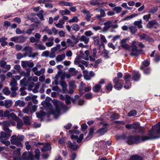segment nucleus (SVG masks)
Here are the masks:
<instances>
[{"instance_id":"nucleus-44","label":"nucleus","mask_w":160,"mask_h":160,"mask_svg":"<svg viewBox=\"0 0 160 160\" xmlns=\"http://www.w3.org/2000/svg\"><path fill=\"white\" fill-rule=\"evenodd\" d=\"M137 14H132L129 16H128L125 18L122 19V21H125V20H128L130 19H132V18L135 17L136 16H137Z\"/></svg>"},{"instance_id":"nucleus-5","label":"nucleus","mask_w":160,"mask_h":160,"mask_svg":"<svg viewBox=\"0 0 160 160\" xmlns=\"http://www.w3.org/2000/svg\"><path fill=\"white\" fill-rule=\"evenodd\" d=\"M5 132L2 131L0 134V142L2 144L8 146L10 144L9 141H7L11 135V133L9 132Z\"/></svg>"},{"instance_id":"nucleus-20","label":"nucleus","mask_w":160,"mask_h":160,"mask_svg":"<svg viewBox=\"0 0 160 160\" xmlns=\"http://www.w3.org/2000/svg\"><path fill=\"white\" fill-rule=\"evenodd\" d=\"M89 38L87 36L84 35H82L79 39V41L81 42H84V43L87 44L89 41Z\"/></svg>"},{"instance_id":"nucleus-1","label":"nucleus","mask_w":160,"mask_h":160,"mask_svg":"<svg viewBox=\"0 0 160 160\" xmlns=\"http://www.w3.org/2000/svg\"><path fill=\"white\" fill-rule=\"evenodd\" d=\"M52 102L55 107V109L54 110H53L52 105L49 102H46L43 101L41 102V104L42 105L45 104L47 107V108L50 110V112L49 114H53L54 118L57 119L60 115V111L62 108L63 105L61 102L56 99H54Z\"/></svg>"},{"instance_id":"nucleus-8","label":"nucleus","mask_w":160,"mask_h":160,"mask_svg":"<svg viewBox=\"0 0 160 160\" xmlns=\"http://www.w3.org/2000/svg\"><path fill=\"white\" fill-rule=\"evenodd\" d=\"M141 40H145L149 42H153V40L150 38L148 35L144 33H140L138 34Z\"/></svg>"},{"instance_id":"nucleus-34","label":"nucleus","mask_w":160,"mask_h":160,"mask_svg":"<svg viewBox=\"0 0 160 160\" xmlns=\"http://www.w3.org/2000/svg\"><path fill=\"white\" fill-rule=\"evenodd\" d=\"M157 23V21L155 20L150 21L148 22V24L147 25V27L149 28H150L152 27L153 26Z\"/></svg>"},{"instance_id":"nucleus-33","label":"nucleus","mask_w":160,"mask_h":160,"mask_svg":"<svg viewBox=\"0 0 160 160\" xmlns=\"http://www.w3.org/2000/svg\"><path fill=\"white\" fill-rule=\"evenodd\" d=\"M142 20L141 19L138 21H135L133 23V25L137 26L138 28L140 29L142 28Z\"/></svg>"},{"instance_id":"nucleus-30","label":"nucleus","mask_w":160,"mask_h":160,"mask_svg":"<svg viewBox=\"0 0 160 160\" xmlns=\"http://www.w3.org/2000/svg\"><path fill=\"white\" fill-rule=\"evenodd\" d=\"M143 158L142 157L135 154L132 156L130 160H143Z\"/></svg>"},{"instance_id":"nucleus-6","label":"nucleus","mask_w":160,"mask_h":160,"mask_svg":"<svg viewBox=\"0 0 160 160\" xmlns=\"http://www.w3.org/2000/svg\"><path fill=\"white\" fill-rule=\"evenodd\" d=\"M15 124V122L12 120L0 122V125H2L3 129L5 132H11L12 131L8 128V127L11 125H14Z\"/></svg>"},{"instance_id":"nucleus-21","label":"nucleus","mask_w":160,"mask_h":160,"mask_svg":"<svg viewBox=\"0 0 160 160\" xmlns=\"http://www.w3.org/2000/svg\"><path fill=\"white\" fill-rule=\"evenodd\" d=\"M65 55L64 53L57 55L56 58L57 62L62 61L65 59Z\"/></svg>"},{"instance_id":"nucleus-16","label":"nucleus","mask_w":160,"mask_h":160,"mask_svg":"<svg viewBox=\"0 0 160 160\" xmlns=\"http://www.w3.org/2000/svg\"><path fill=\"white\" fill-rule=\"evenodd\" d=\"M33 46L36 49H39L40 50H43L46 49V47L43 45L42 43L38 44L36 42L33 44Z\"/></svg>"},{"instance_id":"nucleus-38","label":"nucleus","mask_w":160,"mask_h":160,"mask_svg":"<svg viewBox=\"0 0 160 160\" xmlns=\"http://www.w3.org/2000/svg\"><path fill=\"white\" fill-rule=\"evenodd\" d=\"M23 122L26 125H29L30 124V119L28 116H25L23 117Z\"/></svg>"},{"instance_id":"nucleus-13","label":"nucleus","mask_w":160,"mask_h":160,"mask_svg":"<svg viewBox=\"0 0 160 160\" xmlns=\"http://www.w3.org/2000/svg\"><path fill=\"white\" fill-rule=\"evenodd\" d=\"M34 65V64L32 61H21V66L23 68H26L27 67L32 68L33 67Z\"/></svg>"},{"instance_id":"nucleus-15","label":"nucleus","mask_w":160,"mask_h":160,"mask_svg":"<svg viewBox=\"0 0 160 160\" xmlns=\"http://www.w3.org/2000/svg\"><path fill=\"white\" fill-rule=\"evenodd\" d=\"M112 23V22L110 21L105 22L104 23L105 26L102 30V32H106L111 27Z\"/></svg>"},{"instance_id":"nucleus-60","label":"nucleus","mask_w":160,"mask_h":160,"mask_svg":"<svg viewBox=\"0 0 160 160\" xmlns=\"http://www.w3.org/2000/svg\"><path fill=\"white\" fill-rule=\"evenodd\" d=\"M6 62L3 60H1L0 61V66L3 68H5V66L6 64Z\"/></svg>"},{"instance_id":"nucleus-52","label":"nucleus","mask_w":160,"mask_h":160,"mask_svg":"<svg viewBox=\"0 0 160 160\" xmlns=\"http://www.w3.org/2000/svg\"><path fill=\"white\" fill-rule=\"evenodd\" d=\"M114 87L117 90H120L122 88V85L120 82L115 83Z\"/></svg>"},{"instance_id":"nucleus-55","label":"nucleus","mask_w":160,"mask_h":160,"mask_svg":"<svg viewBox=\"0 0 160 160\" xmlns=\"http://www.w3.org/2000/svg\"><path fill=\"white\" fill-rule=\"evenodd\" d=\"M113 10L115 11L117 13H119L121 12L122 8L119 6L116 7H114L113 9Z\"/></svg>"},{"instance_id":"nucleus-49","label":"nucleus","mask_w":160,"mask_h":160,"mask_svg":"<svg viewBox=\"0 0 160 160\" xmlns=\"http://www.w3.org/2000/svg\"><path fill=\"white\" fill-rule=\"evenodd\" d=\"M23 125V123L21 120L20 119L17 121V128L18 129H21Z\"/></svg>"},{"instance_id":"nucleus-51","label":"nucleus","mask_w":160,"mask_h":160,"mask_svg":"<svg viewBox=\"0 0 160 160\" xmlns=\"http://www.w3.org/2000/svg\"><path fill=\"white\" fill-rule=\"evenodd\" d=\"M20 75L21 76H25L26 77H28L30 75V71H28L27 72L24 71H22L20 73Z\"/></svg>"},{"instance_id":"nucleus-36","label":"nucleus","mask_w":160,"mask_h":160,"mask_svg":"<svg viewBox=\"0 0 160 160\" xmlns=\"http://www.w3.org/2000/svg\"><path fill=\"white\" fill-rule=\"evenodd\" d=\"M28 38V37L22 35L19 36V43H22L24 42Z\"/></svg>"},{"instance_id":"nucleus-42","label":"nucleus","mask_w":160,"mask_h":160,"mask_svg":"<svg viewBox=\"0 0 160 160\" xmlns=\"http://www.w3.org/2000/svg\"><path fill=\"white\" fill-rule=\"evenodd\" d=\"M140 75L139 72L134 73L133 75V79L135 81H137L140 78Z\"/></svg>"},{"instance_id":"nucleus-48","label":"nucleus","mask_w":160,"mask_h":160,"mask_svg":"<svg viewBox=\"0 0 160 160\" xmlns=\"http://www.w3.org/2000/svg\"><path fill=\"white\" fill-rule=\"evenodd\" d=\"M66 97L65 99V103L67 104H69L71 103V97L68 94H66L65 95Z\"/></svg>"},{"instance_id":"nucleus-31","label":"nucleus","mask_w":160,"mask_h":160,"mask_svg":"<svg viewBox=\"0 0 160 160\" xmlns=\"http://www.w3.org/2000/svg\"><path fill=\"white\" fill-rule=\"evenodd\" d=\"M25 103L23 101L18 100L16 101L15 103V106H19V107H22L24 106Z\"/></svg>"},{"instance_id":"nucleus-63","label":"nucleus","mask_w":160,"mask_h":160,"mask_svg":"<svg viewBox=\"0 0 160 160\" xmlns=\"http://www.w3.org/2000/svg\"><path fill=\"white\" fill-rule=\"evenodd\" d=\"M11 41L17 43H19V36L14 37L11 38Z\"/></svg>"},{"instance_id":"nucleus-9","label":"nucleus","mask_w":160,"mask_h":160,"mask_svg":"<svg viewBox=\"0 0 160 160\" xmlns=\"http://www.w3.org/2000/svg\"><path fill=\"white\" fill-rule=\"evenodd\" d=\"M83 73L84 79L87 80H90L91 78L93 77L95 75L92 71H91L88 72L86 70H83Z\"/></svg>"},{"instance_id":"nucleus-64","label":"nucleus","mask_w":160,"mask_h":160,"mask_svg":"<svg viewBox=\"0 0 160 160\" xmlns=\"http://www.w3.org/2000/svg\"><path fill=\"white\" fill-rule=\"evenodd\" d=\"M49 52L48 51H46L42 52V57H49Z\"/></svg>"},{"instance_id":"nucleus-19","label":"nucleus","mask_w":160,"mask_h":160,"mask_svg":"<svg viewBox=\"0 0 160 160\" xmlns=\"http://www.w3.org/2000/svg\"><path fill=\"white\" fill-rule=\"evenodd\" d=\"M139 126V125L138 123H133L132 124H127L125 127L126 128L128 129H138Z\"/></svg>"},{"instance_id":"nucleus-22","label":"nucleus","mask_w":160,"mask_h":160,"mask_svg":"<svg viewBox=\"0 0 160 160\" xmlns=\"http://www.w3.org/2000/svg\"><path fill=\"white\" fill-rule=\"evenodd\" d=\"M7 39V38L4 36L0 38V42L1 43V45L3 47L8 45V43L6 41Z\"/></svg>"},{"instance_id":"nucleus-61","label":"nucleus","mask_w":160,"mask_h":160,"mask_svg":"<svg viewBox=\"0 0 160 160\" xmlns=\"http://www.w3.org/2000/svg\"><path fill=\"white\" fill-rule=\"evenodd\" d=\"M158 8L157 7H154L152 8L149 11V13L152 14H154L158 11Z\"/></svg>"},{"instance_id":"nucleus-47","label":"nucleus","mask_w":160,"mask_h":160,"mask_svg":"<svg viewBox=\"0 0 160 160\" xmlns=\"http://www.w3.org/2000/svg\"><path fill=\"white\" fill-rule=\"evenodd\" d=\"M71 27L73 30L76 32L78 31L80 29L79 26L77 24H72L71 26Z\"/></svg>"},{"instance_id":"nucleus-29","label":"nucleus","mask_w":160,"mask_h":160,"mask_svg":"<svg viewBox=\"0 0 160 160\" xmlns=\"http://www.w3.org/2000/svg\"><path fill=\"white\" fill-rule=\"evenodd\" d=\"M5 107L8 108L12 106V101L10 100H6L5 101Z\"/></svg>"},{"instance_id":"nucleus-62","label":"nucleus","mask_w":160,"mask_h":160,"mask_svg":"<svg viewBox=\"0 0 160 160\" xmlns=\"http://www.w3.org/2000/svg\"><path fill=\"white\" fill-rule=\"evenodd\" d=\"M110 118L113 120L118 119L119 118V115L117 113L113 114L111 116Z\"/></svg>"},{"instance_id":"nucleus-58","label":"nucleus","mask_w":160,"mask_h":160,"mask_svg":"<svg viewBox=\"0 0 160 160\" xmlns=\"http://www.w3.org/2000/svg\"><path fill=\"white\" fill-rule=\"evenodd\" d=\"M34 30V28H30L28 29L26 31V33L29 35H30L32 34H34L32 33V32Z\"/></svg>"},{"instance_id":"nucleus-39","label":"nucleus","mask_w":160,"mask_h":160,"mask_svg":"<svg viewBox=\"0 0 160 160\" xmlns=\"http://www.w3.org/2000/svg\"><path fill=\"white\" fill-rule=\"evenodd\" d=\"M101 88V86L99 84L95 85L92 88L93 91L96 92H99Z\"/></svg>"},{"instance_id":"nucleus-12","label":"nucleus","mask_w":160,"mask_h":160,"mask_svg":"<svg viewBox=\"0 0 160 160\" xmlns=\"http://www.w3.org/2000/svg\"><path fill=\"white\" fill-rule=\"evenodd\" d=\"M32 71L35 75L38 76H40L41 75L43 74L45 72V70L44 68H42L39 71H38L37 66L33 68Z\"/></svg>"},{"instance_id":"nucleus-26","label":"nucleus","mask_w":160,"mask_h":160,"mask_svg":"<svg viewBox=\"0 0 160 160\" xmlns=\"http://www.w3.org/2000/svg\"><path fill=\"white\" fill-rule=\"evenodd\" d=\"M28 81L27 80V79L26 78H24L20 81V84L22 86H28Z\"/></svg>"},{"instance_id":"nucleus-56","label":"nucleus","mask_w":160,"mask_h":160,"mask_svg":"<svg viewBox=\"0 0 160 160\" xmlns=\"http://www.w3.org/2000/svg\"><path fill=\"white\" fill-rule=\"evenodd\" d=\"M79 19L76 16L74 17L72 19L68 21V22L70 23H73L74 22H78Z\"/></svg>"},{"instance_id":"nucleus-41","label":"nucleus","mask_w":160,"mask_h":160,"mask_svg":"<svg viewBox=\"0 0 160 160\" xmlns=\"http://www.w3.org/2000/svg\"><path fill=\"white\" fill-rule=\"evenodd\" d=\"M132 34H134L137 31V29L136 27L132 25L129 28Z\"/></svg>"},{"instance_id":"nucleus-50","label":"nucleus","mask_w":160,"mask_h":160,"mask_svg":"<svg viewBox=\"0 0 160 160\" xmlns=\"http://www.w3.org/2000/svg\"><path fill=\"white\" fill-rule=\"evenodd\" d=\"M84 53L86 55L85 57H82V58L86 60H89L88 56L90 54L89 51L88 50H86L85 51Z\"/></svg>"},{"instance_id":"nucleus-7","label":"nucleus","mask_w":160,"mask_h":160,"mask_svg":"<svg viewBox=\"0 0 160 160\" xmlns=\"http://www.w3.org/2000/svg\"><path fill=\"white\" fill-rule=\"evenodd\" d=\"M32 152H25L23 154L22 158L15 157L13 160H32Z\"/></svg>"},{"instance_id":"nucleus-53","label":"nucleus","mask_w":160,"mask_h":160,"mask_svg":"<svg viewBox=\"0 0 160 160\" xmlns=\"http://www.w3.org/2000/svg\"><path fill=\"white\" fill-rule=\"evenodd\" d=\"M103 56L105 59L108 58H109L108 56L109 51L104 49L103 51Z\"/></svg>"},{"instance_id":"nucleus-27","label":"nucleus","mask_w":160,"mask_h":160,"mask_svg":"<svg viewBox=\"0 0 160 160\" xmlns=\"http://www.w3.org/2000/svg\"><path fill=\"white\" fill-rule=\"evenodd\" d=\"M51 147L50 146V143H47L46 145H45L41 150L42 152H44L47 151L51 149Z\"/></svg>"},{"instance_id":"nucleus-37","label":"nucleus","mask_w":160,"mask_h":160,"mask_svg":"<svg viewBox=\"0 0 160 160\" xmlns=\"http://www.w3.org/2000/svg\"><path fill=\"white\" fill-rule=\"evenodd\" d=\"M100 0H92L90 1V3L91 5L93 6L98 5L100 4Z\"/></svg>"},{"instance_id":"nucleus-54","label":"nucleus","mask_w":160,"mask_h":160,"mask_svg":"<svg viewBox=\"0 0 160 160\" xmlns=\"http://www.w3.org/2000/svg\"><path fill=\"white\" fill-rule=\"evenodd\" d=\"M35 158L37 160L39 159V157H40V150L38 149H36L35 151Z\"/></svg>"},{"instance_id":"nucleus-24","label":"nucleus","mask_w":160,"mask_h":160,"mask_svg":"<svg viewBox=\"0 0 160 160\" xmlns=\"http://www.w3.org/2000/svg\"><path fill=\"white\" fill-rule=\"evenodd\" d=\"M107 131V128L106 127L102 128L97 131V133L100 135H103Z\"/></svg>"},{"instance_id":"nucleus-46","label":"nucleus","mask_w":160,"mask_h":160,"mask_svg":"<svg viewBox=\"0 0 160 160\" xmlns=\"http://www.w3.org/2000/svg\"><path fill=\"white\" fill-rule=\"evenodd\" d=\"M59 12L62 15H69L70 13V12L68 9L60 10Z\"/></svg>"},{"instance_id":"nucleus-14","label":"nucleus","mask_w":160,"mask_h":160,"mask_svg":"<svg viewBox=\"0 0 160 160\" xmlns=\"http://www.w3.org/2000/svg\"><path fill=\"white\" fill-rule=\"evenodd\" d=\"M81 12L84 14L86 15L85 18L86 20L88 22L90 20L91 18L92 15L90 13L89 11L86 10V9H84L82 10Z\"/></svg>"},{"instance_id":"nucleus-3","label":"nucleus","mask_w":160,"mask_h":160,"mask_svg":"<svg viewBox=\"0 0 160 160\" xmlns=\"http://www.w3.org/2000/svg\"><path fill=\"white\" fill-rule=\"evenodd\" d=\"M160 122L157 124L153 126L151 130L149 131V136L151 139H155L160 137Z\"/></svg>"},{"instance_id":"nucleus-45","label":"nucleus","mask_w":160,"mask_h":160,"mask_svg":"<svg viewBox=\"0 0 160 160\" xmlns=\"http://www.w3.org/2000/svg\"><path fill=\"white\" fill-rule=\"evenodd\" d=\"M92 38L94 40V44L95 45H97L99 44V38L98 36H93Z\"/></svg>"},{"instance_id":"nucleus-23","label":"nucleus","mask_w":160,"mask_h":160,"mask_svg":"<svg viewBox=\"0 0 160 160\" xmlns=\"http://www.w3.org/2000/svg\"><path fill=\"white\" fill-rule=\"evenodd\" d=\"M32 108L30 106H27L22 110V112L24 113L29 114L32 112Z\"/></svg>"},{"instance_id":"nucleus-2","label":"nucleus","mask_w":160,"mask_h":160,"mask_svg":"<svg viewBox=\"0 0 160 160\" xmlns=\"http://www.w3.org/2000/svg\"><path fill=\"white\" fill-rule=\"evenodd\" d=\"M151 139L150 136H129L127 138V143L129 145L137 144Z\"/></svg>"},{"instance_id":"nucleus-32","label":"nucleus","mask_w":160,"mask_h":160,"mask_svg":"<svg viewBox=\"0 0 160 160\" xmlns=\"http://www.w3.org/2000/svg\"><path fill=\"white\" fill-rule=\"evenodd\" d=\"M55 26L59 28H62L63 27V24H64V22L63 20H59L58 22L57 23L55 22Z\"/></svg>"},{"instance_id":"nucleus-57","label":"nucleus","mask_w":160,"mask_h":160,"mask_svg":"<svg viewBox=\"0 0 160 160\" xmlns=\"http://www.w3.org/2000/svg\"><path fill=\"white\" fill-rule=\"evenodd\" d=\"M137 114V112L135 110H132L130 111L128 114V116L129 117L134 116Z\"/></svg>"},{"instance_id":"nucleus-11","label":"nucleus","mask_w":160,"mask_h":160,"mask_svg":"<svg viewBox=\"0 0 160 160\" xmlns=\"http://www.w3.org/2000/svg\"><path fill=\"white\" fill-rule=\"evenodd\" d=\"M132 52L130 53L131 56H138L139 53V51L137 47L134 45L131 46Z\"/></svg>"},{"instance_id":"nucleus-25","label":"nucleus","mask_w":160,"mask_h":160,"mask_svg":"<svg viewBox=\"0 0 160 160\" xmlns=\"http://www.w3.org/2000/svg\"><path fill=\"white\" fill-rule=\"evenodd\" d=\"M36 114L37 118H40L41 121H42L43 117L46 114V113L43 112L41 111L38 112H37Z\"/></svg>"},{"instance_id":"nucleus-4","label":"nucleus","mask_w":160,"mask_h":160,"mask_svg":"<svg viewBox=\"0 0 160 160\" xmlns=\"http://www.w3.org/2000/svg\"><path fill=\"white\" fill-rule=\"evenodd\" d=\"M24 138V136L22 135H19L17 136L16 135H13L11 137L10 142L12 144H15L17 147H22L21 141L23 140Z\"/></svg>"},{"instance_id":"nucleus-40","label":"nucleus","mask_w":160,"mask_h":160,"mask_svg":"<svg viewBox=\"0 0 160 160\" xmlns=\"http://www.w3.org/2000/svg\"><path fill=\"white\" fill-rule=\"evenodd\" d=\"M2 92L5 95H8L11 93V91L7 87H4L2 89Z\"/></svg>"},{"instance_id":"nucleus-59","label":"nucleus","mask_w":160,"mask_h":160,"mask_svg":"<svg viewBox=\"0 0 160 160\" xmlns=\"http://www.w3.org/2000/svg\"><path fill=\"white\" fill-rule=\"evenodd\" d=\"M121 47L122 48L128 50H129L130 48V47L128 44H123L122 45H121Z\"/></svg>"},{"instance_id":"nucleus-28","label":"nucleus","mask_w":160,"mask_h":160,"mask_svg":"<svg viewBox=\"0 0 160 160\" xmlns=\"http://www.w3.org/2000/svg\"><path fill=\"white\" fill-rule=\"evenodd\" d=\"M59 4L62 6H67L71 7L73 5V4L72 2L64 1L60 2H59Z\"/></svg>"},{"instance_id":"nucleus-43","label":"nucleus","mask_w":160,"mask_h":160,"mask_svg":"<svg viewBox=\"0 0 160 160\" xmlns=\"http://www.w3.org/2000/svg\"><path fill=\"white\" fill-rule=\"evenodd\" d=\"M66 42L68 43L69 46L73 47L77 43L74 41H72L70 39H68L67 40Z\"/></svg>"},{"instance_id":"nucleus-18","label":"nucleus","mask_w":160,"mask_h":160,"mask_svg":"<svg viewBox=\"0 0 160 160\" xmlns=\"http://www.w3.org/2000/svg\"><path fill=\"white\" fill-rule=\"evenodd\" d=\"M68 147L69 148L72 149L73 150H75L78 148V144L75 142L74 144L72 143L71 142H67Z\"/></svg>"},{"instance_id":"nucleus-35","label":"nucleus","mask_w":160,"mask_h":160,"mask_svg":"<svg viewBox=\"0 0 160 160\" xmlns=\"http://www.w3.org/2000/svg\"><path fill=\"white\" fill-rule=\"evenodd\" d=\"M32 50L31 47L29 46H25L24 47L23 51H24L26 53H31Z\"/></svg>"},{"instance_id":"nucleus-10","label":"nucleus","mask_w":160,"mask_h":160,"mask_svg":"<svg viewBox=\"0 0 160 160\" xmlns=\"http://www.w3.org/2000/svg\"><path fill=\"white\" fill-rule=\"evenodd\" d=\"M131 76L129 74H127L124 77V79L126 81V83L124 87L126 89H128L131 86V83L130 82Z\"/></svg>"},{"instance_id":"nucleus-17","label":"nucleus","mask_w":160,"mask_h":160,"mask_svg":"<svg viewBox=\"0 0 160 160\" xmlns=\"http://www.w3.org/2000/svg\"><path fill=\"white\" fill-rule=\"evenodd\" d=\"M60 84L62 87V90L64 93H66V91H68L67 89V85L66 82L64 81V79L62 78L61 81L60 82Z\"/></svg>"}]
</instances>
